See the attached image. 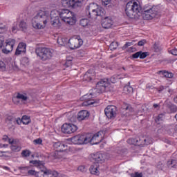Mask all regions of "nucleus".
<instances>
[{"mask_svg": "<svg viewBox=\"0 0 177 177\" xmlns=\"http://www.w3.org/2000/svg\"><path fill=\"white\" fill-rule=\"evenodd\" d=\"M78 171H81V172H84V171H85V167H84V166H80V167H78Z\"/></svg>", "mask_w": 177, "mask_h": 177, "instance_id": "58", "label": "nucleus"}, {"mask_svg": "<svg viewBox=\"0 0 177 177\" xmlns=\"http://www.w3.org/2000/svg\"><path fill=\"white\" fill-rule=\"evenodd\" d=\"M50 20H54L56 19H59L60 17V10H53L50 14Z\"/></svg>", "mask_w": 177, "mask_h": 177, "instance_id": "26", "label": "nucleus"}, {"mask_svg": "<svg viewBox=\"0 0 177 177\" xmlns=\"http://www.w3.org/2000/svg\"><path fill=\"white\" fill-rule=\"evenodd\" d=\"M158 74H162L165 78H173L174 77V73L171 72H168L167 71H160Z\"/></svg>", "mask_w": 177, "mask_h": 177, "instance_id": "31", "label": "nucleus"}, {"mask_svg": "<svg viewBox=\"0 0 177 177\" xmlns=\"http://www.w3.org/2000/svg\"><path fill=\"white\" fill-rule=\"evenodd\" d=\"M16 99H19L22 102H26V100H27V99H28V97H27V95L26 94L18 93L17 95V97L12 99L13 102H15V100H16Z\"/></svg>", "mask_w": 177, "mask_h": 177, "instance_id": "32", "label": "nucleus"}, {"mask_svg": "<svg viewBox=\"0 0 177 177\" xmlns=\"http://www.w3.org/2000/svg\"><path fill=\"white\" fill-rule=\"evenodd\" d=\"M153 143V140H151V138H142L141 139V142H140V147H143V146H149V145H151Z\"/></svg>", "mask_w": 177, "mask_h": 177, "instance_id": "25", "label": "nucleus"}, {"mask_svg": "<svg viewBox=\"0 0 177 177\" xmlns=\"http://www.w3.org/2000/svg\"><path fill=\"white\" fill-rule=\"evenodd\" d=\"M4 42H5V37H3V36H0V49H2V46H3Z\"/></svg>", "mask_w": 177, "mask_h": 177, "instance_id": "48", "label": "nucleus"}, {"mask_svg": "<svg viewBox=\"0 0 177 177\" xmlns=\"http://www.w3.org/2000/svg\"><path fill=\"white\" fill-rule=\"evenodd\" d=\"M53 147L56 153H62V151H66V149H67V145L60 142H55Z\"/></svg>", "mask_w": 177, "mask_h": 177, "instance_id": "16", "label": "nucleus"}, {"mask_svg": "<svg viewBox=\"0 0 177 177\" xmlns=\"http://www.w3.org/2000/svg\"><path fill=\"white\" fill-rule=\"evenodd\" d=\"M174 131L177 133V124L174 126Z\"/></svg>", "mask_w": 177, "mask_h": 177, "instance_id": "64", "label": "nucleus"}, {"mask_svg": "<svg viewBox=\"0 0 177 177\" xmlns=\"http://www.w3.org/2000/svg\"><path fill=\"white\" fill-rule=\"evenodd\" d=\"M30 118L27 115H24L22 117V124L24 125H28V123L30 122Z\"/></svg>", "mask_w": 177, "mask_h": 177, "instance_id": "42", "label": "nucleus"}, {"mask_svg": "<svg viewBox=\"0 0 177 177\" xmlns=\"http://www.w3.org/2000/svg\"><path fill=\"white\" fill-rule=\"evenodd\" d=\"M62 4L64 8H74L73 0H62Z\"/></svg>", "mask_w": 177, "mask_h": 177, "instance_id": "29", "label": "nucleus"}, {"mask_svg": "<svg viewBox=\"0 0 177 177\" xmlns=\"http://www.w3.org/2000/svg\"><path fill=\"white\" fill-rule=\"evenodd\" d=\"M149 56V53L138 51L131 55L132 59H146Z\"/></svg>", "mask_w": 177, "mask_h": 177, "instance_id": "19", "label": "nucleus"}, {"mask_svg": "<svg viewBox=\"0 0 177 177\" xmlns=\"http://www.w3.org/2000/svg\"><path fill=\"white\" fill-rule=\"evenodd\" d=\"M102 5L107 6V5H109V3H110L111 0H102Z\"/></svg>", "mask_w": 177, "mask_h": 177, "instance_id": "56", "label": "nucleus"}, {"mask_svg": "<svg viewBox=\"0 0 177 177\" xmlns=\"http://www.w3.org/2000/svg\"><path fill=\"white\" fill-rule=\"evenodd\" d=\"M89 136L88 134L77 135L71 138V142L73 145H86L89 143Z\"/></svg>", "mask_w": 177, "mask_h": 177, "instance_id": "6", "label": "nucleus"}, {"mask_svg": "<svg viewBox=\"0 0 177 177\" xmlns=\"http://www.w3.org/2000/svg\"><path fill=\"white\" fill-rule=\"evenodd\" d=\"M153 49L155 52H160L161 51V46L159 44L155 43L153 44Z\"/></svg>", "mask_w": 177, "mask_h": 177, "instance_id": "46", "label": "nucleus"}, {"mask_svg": "<svg viewBox=\"0 0 177 177\" xmlns=\"http://www.w3.org/2000/svg\"><path fill=\"white\" fill-rule=\"evenodd\" d=\"M30 164H33V165H35V167H37V168H39L40 169L44 167V165H42V163H41V161H38V160H30Z\"/></svg>", "mask_w": 177, "mask_h": 177, "instance_id": "34", "label": "nucleus"}, {"mask_svg": "<svg viewBox=\"0 0 177 177\" xmlns=\"http://www.w3.org/2000/svg\"><path fill=\"white\" fill-rule=\"evenodd\" d=\"M123 92L126 95H128L129 93H133V88L131 86V82H129L127 85L124 86Z\"/></svg>", "mask_w": 177, "mask_h": 177, "instance_id": "27", "label": "nucleus"}, {"mask_svg": "<svg viewBox=\"0 0 177 177\" xmlns=\"http://www.w3.org/2000/svg\"><path fill=\"white\" fill-rule=\"evenodd\" d=\"M35 52L37 57L43 60L45 57V47H37Z\"/></svg>", "mask_w": 177, "mask_h": 177, "instance_id": "20", "label": "nucleus"}, {"mask_svg": "<svg viewBox=\"0 0 177 177\" xmlns=\"http://www.w3.org/2000/svg\"><path fill=\"white\" fill-rule=\"evenodd\" d=\"M154 86L151 84H147V89H153Z\"/></svg>", "mask_w": 177, "mask_h": 177, "instance_id": "59", "label": "nucleus"}, {"mask_svg": "<svg viewBox=\"0 0 177 177\" xmlns=\"http://www.w3.org/2000/svg\"><path fill=\"white\" fill-rule=\"evenodd\" d=\"M19 26L20 30L22 31L27 30V24L24 21H21Z\"/></svg>", "mask_w": 177, "mask_h": 177, "instance_id": "41", "label": "nucleus"}, {"mask_svg": "<svg viewBox=\"0 0 177 177\" xmlns=\"http://www.w3.org/2000/svg\"><path fill=\"white\" fill-rule=\"evenodd\" d=\"M74 8L82 6L84 0H73Z\"/></svg>", "mask_w": 177, "mask_h": 177, "instance_id": "36", "label": "nucleus"}, {"mask_svg": "<svg viewBox=\"0 0 177 177\" xmlns=\"http://www.w3.org/2000/svg\"><path fill=\"white\" fill-rule=\"evenodd\" d=\"M6 68V64L3 62L0 61V71H3Z\"/></svg>", "mask_w": 177, "mask_h": 177, "instance_id": "47", "label": "nucleus"}, {"mask_svg": "<svg viewBox=\"0 0 177 177\" xmlns=\"http://www.w3.org/2000/svg\"><path fill=\"white\" fill-rule=\"evenodd\" d=\"M28 175H31L38 177H45V170L41 169L40 171H35V170H29L28 171Z\"/></svg>", "mask_w": 177, "mask_h": 177, "instance_id": "21", "label": "nucleus"}, {"mask_svg": "<svg viewBox=\"0 0 177 177\" xmlns=\"http://www.w3.org/2000/svg\"><path fill=\"white\" fill-rule=\"evenodd\" d=\"M26 48H27V46L26 45L25 43L24 42L19 43L16 49L15 55L19 56L21 55V53H26Z\"/></svg>", "mask_w": 177, "mask_h": 177, "instance_id": "17", "label": "nucleus"}, {"mask_svg": "<svg viewBox=\"0 0 177 177\" xmlns=\"http://www.w3.org/2000/svg\"><path fill=\"white\" fill-rule=\"evenodd\" d=\"M53 49L46 48H45V56H46V59H52V57L53 56Z\"/></svg>", "mask_w": 177, "mask_h": 177, "instance_id": "30", "label": "nucleus"}, {"mask_svg": "<svg viewBox=\"0 0 177 177\" xmlns=\"http://www.w3.org/2000/svg\"><path fill=\"white\" fill-rule=\"evenodd\" d=\"M140 142H142V139L140 138H129L127 140V143L129 145H133V146H140L141 144Z\"/></svg>", "mask_w": 177, "mask_h": 177, "instance_id": "22", "label": "nucleus"}, {"mask_svg": "<svg viewBox=\"0 0 177 177\" xmlns=\"http://www.w3.org/2000/svg\"><path fill=\"white\" fill-rule=\"evenodd\" d=\"M59 174L56 171L45 169V177H57Z\"/></svg>", "mask_w": 177, "mask_h": 177, "instance_id": "23", "label": "nucleus"}, {"mask_svg": "<svg viewBox=\"0 0 177 177\" xmlns=\"http://www.w3.org/2000/svg\"><path fill=\"white\" fill-rule=\"evenodd\" d=\"M104 113L107 118H115L117 117V106L109 105L105 108Z\"/></svg>", "mask_w": 177, "mask_h": 177, "instance_id": "10", "label": "nucleus"}, {"mask_svg": "<svg viewBox=\"0 0 177 177\" xmlns=\"http://www.w3.org/2000/svg\"><path fill=\"white\" fill-rule=\"evenodd\" d=\"M8 30V26L5 23H0V34H3Z\"/></svg>", "mask_w": 177, "mask_h": 177, "instance_id": "39", "label": "nucleus"}, {"mask_svg": "<svg viewBox=\"0 0 177 177\" xmlns=\"http://www.w3.org/2000/svg\"><path fill=\"white\" fill-rule=\"evenodd\" d=\"M169 52L171 55H174V56H177V48H174V49L170 50Z\"/></svg>", "mask_w": 177, "mask_h": 177, "instance_id": "52", "label": "nucleus"}, {"mask_svg": "<svg viewBox=\"0 0 177 177\" xmlns=\"http://www.w3.org/2000/svg\"><path fill=\"white\" fill-rule=\"evenodd\" d=\"M156 11H153V8L144 10L142 12V17L144 20H151V19L156 17Z\"/></svg>", "mask_w": 177, "mask_h": 177, "instance_id": "13", "label": "nucleus"}, {"mask_svg": "<svg viewBox=\"0 0 177 177\" xmlns=\"http://www.w3.org/2000/svg\"><path fill=\"white\" fill-rule=\"evenodd\" d=\"M102 131H98L97 133L92 136V134H87V136L89 137V142L92 143V145H99L100 142H102Z\"/></svg>", "mask_w": 177, "mask_h": 177, "instance_id": "11", "label": "nucleus"}, {"mask_svg": "<svg viewBox=\"0 0 177 177\" xmlns=\"http://www.w3.org/2000/svg\"><path fill=\"white\" fill-rule=\"evenodd\" d=\"M145 44H146V40L145 39H142L138 41V46H143L145 45Z\"/></svg>", "mask_w": 177, "mask_h": 177, "instance_id": "53", "label": "nucleus"}, {"mask_svg": "<svg viewBox=\"0 0 177 177\" xmlns=\"http://www.w3.org/2000/svg\"><path fill=\"white\" fill-rule=\"evenodd\" d=\"M57 44L61 46H64V45L67 44V41H66V39L60 37H58L57 39Z\"/></svg>", "mask_w": 177, "mask_h": 177, "instance_id": "40", "label": "nucleus"}, {"mask_svg": "<svg viewBox=\"0 0 177 177\" xmlns=\"http://www.w3.org/2000/svg\"><path fill=\"white\" fill-rule=\"evenodd\" d=\"M165 89L164 86H160L158 89V92H162V90Z\"/></svg>", "mask_w": 177, "mask_h": 177, "instance_id": "61", "label": "nucleus"}, {"mask_svg": "<svg viewBox=\"0 0 177 177\" xmlns=\"http://www.w3.org/2000/svg\"><path fill=\"white\" fill-rule=\"evenodd\" d=\"M3 140H9V137H8V136H3Z\"/></svg>", "mask_w": 177, "mask_h": 177, "instance_id": "60", "label": "nucleus"}, {"mask_svg": "<svg viewBox=\"0 0 177 177\" xmlns=\"http://www.w3.org/2000/svg\"><path fill=\"white\" fill-rule=\"evenodd\" d=\"M89 171L92 175H99V170L97 169V166L91 165L90 167Z\"/></svg>", "mask_w": 177, "mask_h": 177, "instance_id": "33", "label": "nucleus"}, {"mask_svg": "<svg viewBox=\"0 0 177 177\" xmlns=\"http://www.w3.org/2000/svg\"><path fill=\"white\" fill-rule=\"evenodd\" d=\"M111 82H112V84H115V82H117V78L114 76L111 77Z\"/></svg>", "mask_w": 177, "mask_h": 177, "instance_id": "57", "label": "nucleus"}, {"mask_svg": "<svg viewBox=\"0 0 177 177\" xmlns=\"http://www.w3.org/2000/svg\"><path fill=\"white\" fill-rule=\"evenodd\" d=\"M68 44L70 49H78L84 44V41L80 36H76L71 38Z\"/></svg>", "mask_w": 177, "mask_h": 177, "instance_id": "7", "label": "nucleus"}, {"mask_svg": "<svg viewBox=\"0 0 177 177\" xmlns=\"http://www.w3.org/2000/svg\"><path fill=\"white\" fill-rule=\"evenodd\" d=\"M110 86V83H109V80L106 79L101 80L96 84V88L93 89L94 93H90V95H84L81 97V100H83L82 106H88L92 104H95V103H97L93 97L97 95V93H103V92H106V88Z\"/></svg>", "mask_w": 177, "mask_h": 177, "instance_id": "1", "label": "nucleus"}, {"mask_svg": "<svg viewBox=\"0 0 177 177\" xmlns=\"http://www.w3.org/2000/svg\"><path fill=\"white\" fill-rule=\"evenodd\" d=\"M89 115H91L89 111L87 110H82L77 113V121H84L85 120H88V118H89Z\"/></svg>", "mask_w": 177, "mask_h": 177, "instance_id": "15", "label": "nucleus"}, {"mask_svg": "<svg viewBox=\"0 0 177 177\" xmlns=\"http://www.w3.org/2000/svg\"><path fill=\"white\" fill-rule=\"evenodd\" d=\"M125 12L130 19H135L142 12V7L136 1H129L126 5Z\"/></svg>", "mask_w": 177, "mask_h": 177, "instance_id": "2", "label": "nucleus"}, {"mask_svg": "<svg viewBox=\"0 0 177 177\" xmlns=\"http://www.w3.org/2000/svg\"><path fill=\"white\" fill-rule=\"evenodd\" d=\"M42 23L43 24H45V11L40 10L32 19V26L33 28H35L36 30H41L44 28Z\"/></svg>", "mask_w": 177, "mask_h": 177, "instance_id": "5", "label": "nucleus"}, {"mask_svg": "<svg viewBox=\"0 0 177 177\" xmlns=\"http://www.w3.org/2000/svg\"><path fill=\"white\" fill-rule=\"evenodd\" d=\"M96 6H97L96 4L91 3L86 8V15L88 17L93 19L97 16H104V8L102 7L95 8Z\"/></svg>", "mask_w": 177, "mask_h": 177, "instance_id": "4", "label": "nucleus"}, {"mask_svg": "<svg viewBox=\"0 0 177 177\" xmlns=\"http://www.w3.org/2000/svg\"><path fill=\"white\" fill-rule=\"evenodd\" d=\"M8 142L10 146V149L12 151H14L15 153H17L18 151H20L21 150V147L17 143V140H15L13 138H9Z\"/></svg>", "mask_w": 177, "mask_h": 177, "instance_id": "14", "label": "nucleus"}, {"mask_svg": "<svg viewBox=\"0 0 177 177\" xmlns=\"http://www.w3.org/2000/svg\"><path fill=\"white\" fill-rule=\"evenodd\" d=\"M17 124L18 125H20L21 124V122H23V119H21L20 118H17L16 120H15Z\"/></svg>", "mask_w": 177, "mask_h": 177, "instance_id": "55", "label": "nucleus"}, {"mask_svg": "<svg viewBox=\"0 0 177 177\" xmlns=\"http://www.w3.org/2000/svg\"><path fill=\"white\" fill-rule=\"evenodd\" d=\"M131 177H142L143 174L142 173L136 172L131 175Z\"/></svg>", "mask_w": 177, "mask_h": 177, "instance_id": "49", "label": "nucleus"}, {"mask_svg": "<svg viewBox=\"0 0 177 177\" xmlns=\"http://www.w3.org/2000/svg\"><path fill=\"white\" fill-rule=\"evenodd\" d=\"M51 26L55 28H60L62 27V22H60V18L50 20Z\"/></svg>", "mask_w": 177, "mask_h": 177, "instance_id": "24", "label": "nucleus"}, {"mask_svg": "<svg viewBox=\"0 0 177 177\" xmlns=\"http://www.w3.org/2000/svg\"><path fill=\"white\" fill-rule=\"evenodd\" d=\"M16 44V40L15 39H8L6 41V45L5 48L2 50L3 53L8 55V53H10L12 50H13V46H15Z\"/></svg>", "mask_w": 177, "mask_h": 177, "instance_id": "12", "label": "nucleus"}, {"mask_svg": "<svg viewBox=\"0 0 177 177\" xmlns=\"http://www.w3.org/2000/svg\"><path fill=\"white\" fill-rule=\"evenodd\" d=\"M167 165L169 168H175L176 167V160L171 159L168 160Z\"/></svg>", "mask_w": 177, "mask_h": 177, "instance_id": "37", "label": "nucleus"}, {"mask_svg": "<svg viewBox=\"0 0 177 177\" xmlns=\"http://www.w3.org/2000/svg\"><path fill=\"white\" fill-rule=\"evenodd\" d=\"M90 160L94 164H103L106 161V155L100 152L92 153Z\"/></svg>", "mask_w": 177, "mask_h": 177, "instance_id": "8", "label": "nucleus"}, {"mask_svg": "<svg viewBox=\"0 0 177 177\" xmlns=\"http://www.w3.org/2000/svg\"><path fill=\"white\" fill-rule=\"evenodd\" d=\"M113 26V19L111 18L106 17L102 21V26L103 28H110Z\"/></svg>", "mask_w": 177, "mask_h": 177, "instance_id": "18", "label": "nucleus"}, {"mask_svg": "<svg viewBox=\"0 0 177 177\" xmlns=\"http://www.w3.org/2000/svg\"><path fill=\"white\" fill-rule=\"evenodd\" d=\"M95 78V76L90 71H87L83 76L84 81H87L88 82L92 81Z\"/></svg>", "mask_w": 177, "mask_h": 177, "instance_id": "28", "label": "nucleus"}, {"mask_svg": "<svg viewBox=\"0 0 177 177\" xmlns=\"http://www.w3.org/2000/svg\"><path fill=\"white\" fill-rule=\"evenodd\" d=\"M80 24L82 26V27H88V26H89V19H82L80 21Z\"/></svg>", "mask_w": 177, "mask_h": 177, "instance_id": "35", "label": "nucleus"}, {"mask_svg": "<svg viewBox=\"0 0 177 177\" xmlns=\"http://www.w3.org/2000/svg\"><path fill=\"white\" fill-rule=\"evenodd\" d=\"M174 101L177 104V95L174 98Z\"/></svg>", "mask_w": 177, "mask_h": 177, "instance_id": "63", "label": "nucleus"}, {"mask_svg": "<svg viewBox=\"0 0 177 177\" xmlns=\"http://www.w3.org/2000/svg\"><path fill=\"white\" fill-rule=\"evenodd\" d=\"M109 48H110L111 50H114L115 49H117V48H118V43L115 42V41H113L110 44Z\"/></svg>", "mask_w": 177, "mask_h": 177, "instance_id": "43", "label": "nucleus"}, {"mask_svg": "<svg viewBox=\"0 0 177 177\" xmlns=\"http://www.w3.org/2000/svg\"><path fill=\"white\" fill-rule=\"evenodd\" d=\"M31 154V151L29 150H24L21 152L22 157H30V155Z\"/></svg>", "mask_w": 177, "mask_h": 177, "instance_id": "45", "label": "nucleus"}, {"mask_svg": "<svg viewBox=\"0 0 177 177\" xmlns=\"http://www.w3.org/2000/svg\"><path fill=\"white\" fill-rule=\"evenodd\" d=\"M59 17L62 19V21L69 24V26H74L77 23V18L73 14V12L70 10L62 9L59 10Z\"/></svg>", "mask_w": 177, "mask_h": 177, "instance_id": "3", "label": "nucleus"}, {"mask_svg": "<svg viewBox=\"0 0 177 177\" xmlns=\"http://www.w3.org/2000/svg\"><path fill=\"white\" fill-rule=\"evenodd\" d=\"M72 64H73V62L71 59L67 58L66 62L65 63V66H66V67H70V66H71Z\"/></svg>", "mask_w": 177, "mask_h": 177, "instance_id": "50", "label": "nucleus"}, {"mask_svg": "<svg viewBox=\"0 0 177 177\" xmlns=\"http://www.w3.org/2000/svg\"><path fill=\"white\" fill-rule=\"evenodd\" d=\"M61 130L63 133L70 135L71 133H74V132H77V131H78V127L73 124L65 123L62 126Z\"/></svg>", "mask_w": 177, "mask_h": 177, "instance_id": "9", "label": "nucleus"}, {"mask_svg": "<svg viewBox=\"0 0 177 177\" xmlns=\"http://www.w3.org/2000/svg\"><path fill=\"white\" fill-rule=\"evenodd\" d=\"M21 63L23 66H28V63H30V60L27 57H24L21 59Z\"/></svg>", "mask_w": 177, "mask_h": 177, "instance_id": "44", "label": "nucleus"}, {"mask_svg": "<svg viewBox=\"0 0 177 177\" xmlns=\"http://www.w3.org/2000/svg\"><path fill=\"white\" fill-rule=\"evenodd\" d=\"M131 45H133L132 42H127L122 47V49H127V48H128V46H131Z\"/></svg>", "mask_w": 177, "mask_h": 177, "instance_id": "54", "label": "nucleus"}, {"mask_svg": "<svg viewBox=\"0 0 177 177\" xmlns=\"http://www.w3.org/2000/svg\"><path fill=\"white\" fill-rule=\"evenodd\" d=\"M16 30H17V27L14 26V27L12 28V32H15V31H16Z\"/></svg>", "mask_w": 177, "mask_h": 177, "instance_id": "62", "label": "nucleus"}, {"mask_svg": "<svg viewBox=\"0 0 177 177\" xmlns=\"http://www.w3.org/2000/svg\"><path fill=\"white\" fill-rule=\"evenodd\" d=\"M164 118H165V115L163 113H160L158 115V118L156 119V124H161V122L164 121Z\"/></svg>", "mask_w": 177, "mask_h": 177, "instance_id": "38", "label": "nucleus"}, {"mask_svg": "<svg viewBox=\"0 0 177 177\" xmlns=\"http://www.w3.org/2000/svg\"><path fill=\"white\" fill-rule=\"evenodd\" d=\"M34 145H41L42 143V140L41 138H38L33 140Z\"/></svg>", "mask_w": 177, "mask_h": 177, "instance_id": "51", "label": "nucleus"}]
</instances>
